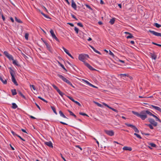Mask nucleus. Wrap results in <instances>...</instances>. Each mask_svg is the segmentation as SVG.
<instances>
[{
	"instance_id": "5",
	"label": "nucleus",
	"mask_w": 161,
	"mask_h": 161,
	"mask_svg": "<svg viewBox=\"0 0 161 161\" xmlns=\"http://www.w3.org/2000/svg\"><path fill=\"white\" fill-rule=\"evenodd\" d=\"M125 125H127V126H128V127H130L132 128H133L134 130V131L135 132H137V133H139V130L134 125H131V124H128L127 123H125Z\"/></svg>"
},
{
	"instance_id": "18",
	"label": "nucleus",
	"mask_w": 161,
	"mask_h": 161,
	"mask_svg": "<svg viewBox=\"0 0 161 161\" xmlns=\"http://www.w3.org/2000/svg\"><path fill=\"white\" fill-rule=\"evenodd\" d=\"M0 80L4 84H7V81L6 80H4L3 77L0 76Z\"/></svg>"
},
{
	"instance_id": "23",
	"label": "nucleus",
	"mask_w": 161,
	"mask_h": 161,
	"mask_svg": "<svg viewBox=\"0 0 161 161\" xmlns=\"http://www.w3.org/2000/svg\"><path fill=\"white\" fill-rule=\"evenodd\" d=\"M150 53L151 58L154 60L156 59L157 58L155 54H152V53Z\"/></svg>"
},
{
	"instance_id": "3",
	"label": "nucleus",
	"mask_w": 161,
	"mask_h": 161,
	"mask_svg": "<svg viewBox=\"0 0 161 161\" xmlns=\"http://www.w3.org/2000/svg\"><path fill=\"white\" fill-rule=\"evenodd\" d=\"M58 76L59 78H61L64 81L66 82V83L68 84H69L71 85L73 87L71 82L66 78L64 77L63 75L60 74H58Z\"/></svg>"
},
{
	"instance_id": "56",
	"label": "nucleus",
	"mask_w": 161,
	"mask_h": 161,
	"mask_svg": "<svg viewBox=\"0 0 161 161\" xmlns=\"http://www.w3.org/2000/svg\"><path fill=\"white\" fill-rule=\"evenodd\" d=\"M109 54L110 55H112L113 57L114 56V54L110 50H109Z\"/></svg>"
},
{
	"instance_id": "59",
	"label": "nucleus",
	"mask_w": 161,
	"mask_h": 161,
	"mask_svg": "<svg viewBox=\"0 0 161 161\" xmlns=\"http://www.w3.org/2000/svg\"><path fill=\"white\" fill-rule=\"evenodd\" d=\"M153 117H154L156 118V121L159 120V119L158 118V117L157 116H156L155 115H154Z\"/></svg>"
},
{
	"instance_id": "53",
	"label": "nucleus",
	"mask_w": 161,
	"mask_h": 161,
	"mask_svg": "<svg viewBox=\"0 0 161 161\" xmlns=\"http://www.w3.org/2000/svg\"><path fill=\"white\" fill-rule=\"evenodd\" d=\"M152 44H154L155 45H156L157 46H159V47H161V44H158L157 43H154V42H153L152 43Z\"/></svg>"
},
{
	"instance_id": "46",
	"label": "nucleus",
	"mask_w": 161,
	"mask_h": 161,
	"mask_svg": "<svg viewBox=\"0 0 161 161\" xmlns=\"http://www.w3.org/2000/svg\"><path fill=\"white\" fill-rule=\"evenodd\" d=\"M75 31L77 34L79 32V29L76 27H75Z\"/></svg>"
},
{
	"instance_id": "54",
	"label": "nucleus",
	"mask_w": 161,
	"mask_h": 161,
	"mask_svg": "<svg viewBox=\"0 0 161 161\" xmlns=\"http://www.w3.org/2000/svg\"><path fill=\"white\" fill-rule=\"evenodd\" d=\"M77 25H78L81 27H83V25L81 23H77Z\"/></svg>"
},
{
	"instance_id": "21",
	"label": "nucleus",
	"mask_w": 161,
	"mask_h": 161,
	"mask_svg": "<svg viewBox=\"0 0 161 161\" xmlns=\"http://www.w3.org/2000/svg\"><path fill=\"white\" fill-rule=\"evenodd\" d=\"M59 113L60 114V115L61 116H62L64 118L68 119L65 116V115L61 111H59Z\"/></svg>"
},
{
	"instance_id": "44",
	"label": "nucleus",
	"mask_w": 161,
	"mask_h": 161,
	"mask_svg": "<svg viewBox=\"0 0 161 161\" xmlns=\"http://www.w3.org/2000/svg\"><path fill=\"white\" fill-rule=\"evenodd\" d=\"M75 103H76L77 104L78 106H79L80 107H81V104L78 102L77 101H75V100L74 102Z\"/></svg>"
},
{
	"instance_id": "6",
	"label": "nucleus",
	"mask_w": 161,
	"mask_h": 161,
	"mask_svg": "<svg viewBox=\"0 0 161 161\" xmlns=\"http://www.w3.org/2000/svg\"><path fill=\"white\" fill-rule=\"evenodd\" d=\"M50 33L52 37L55 39L56 41L58 42H59V41L58 39L56 36L54 34L53 31L52 30H51L50 31Z\"/></svg>"
},
{
	"instance_id": "4",
	"label": "nucleus",
	"mask_w": 161,
	"mask_h": 161,
	"mask_svg": "<svg viewBox=\"0 0 161 161\" xmlns=\"http://www.w3.org/2000/svg\"><path fill=\"white\" fill-rule=\"evenodd\" d=\"M132 112L133 113V114L135 115H136L140 117V118L143 120V119L145 117L144 115H143L142 114V111L140 114H139L138 112H136L134 111H132Z\"/></svg>"
},
{
	"instance_id": "51",
	"label": "nucleus",
	"mask_w": 161,
	"mask_h": 161,
	"mask_svg": "<svg viewBox=\"0 0 161 161\" xmlns=\"http://www.w3.org/2000/svg\"><path fill=\"white\" fill-rule=\"evenodd\" d=\"M53 87L54 88V89L56 90V91H60L59 89H58V87L55 86V85H53Z\"/></svg>"
},
{
	"instance_id": "25",
	"label": "nucleus",
	"mask_w": 161,
	"mask_h": 161,
	"mask_svg": "<svg viewBox=\"0 0 161 161\" xmlns=\"http://www.w3.org/2000/svg\"><path fill=\"white\" fill-rule=\"evenodd\" d=\"M68 111L69 112L70 115L73 116L75 118H76V116L75 114H74L71 111L69 110H68Z\"/></svg>"
},
{
	"instance_id": "14",
	"label": "nucleus",
	"mask_w": 161,
	"mask_h": 161,
	"mask_svg": "<svg viewBox=\"0 0 161 161\" xmlns=\"http://www.w3.org/2000/svg\"><path fill=\"white\" fill-rule=\"evenodd\" d=\"M45 144L49 147L52 148H53V144L50 141H49V142H45Z\"/></svg>"
},
{
	"instance_id": "47",
	"label": "nucleus",
	"mask_w": 161,
	"mask_h": 161,
	"mask_svg": "<svg viewBox=\"0 0 161 161\" xmlns=\"http://www.w3.org/2000/svg\"><path fill=\"white\" fill-rule=\"evenodd\" d=\"M85 65L89 69V68L91 66H90L88 63H86L85 62L84 63Z\"/></svg>"
},
{
	"instance_id": "9",
	"label": "nucleus",
	"mask_w": 161,
	"mask_h": 161,
	"mask_svg": "<svg viewBox=\"0 0 161 161\" xmlns=\"http://www.w3.org/2000/svg\"><path fill=\"white\" fill-rule=\"evenodd\" d=\"M104 131L107 135L110 136H113L114 134V132L112 130H105Z\"/></svg>"
},
{
	"instance_id": "12",
	"label": "nucleus",
	"mask_w": 161,
	"mask_h": 161,
	"mask_svg": "<svg viewBox=\"0 0 161 161\" xmlns=\"http://www.w3.org/2000/svg\"><path fill=\"white\" fill-rule=\"evenodd\" d=\"M14 75L15 74H13V75H11L12 76V81L14 82L15 85L17 86L18 85V84L14 77Z\"/></svg>"
},
{
	"instance_id": "38",
	"label": "nucleus",
	"mask_w": 161,
	"mask_h": 161,
	"mask_svg": "<svg viewBox=\"0 0 161 161\" xmlns=\"http://www.w3.org/2000/svg\"><path fill=\"white\" fill-rule=\"evenodd\" d=\"M51 108L53 110V112L56 114H57V113L56 111L55 108L54 107L51 106Z\"/></svg>"
},
{
	"instance_id": "19",
	"label": "nucleus",
	"mask_w": 161,
	"mask_h": 161,
	"mask_svg": "<svg viewBox=\"0 0 161 161\" xmlns=\"http://www.w3.org/2000/svg\"><path fill=\"white\" fill-rule=\"evenodd\" d=\"M89 46L93 50V51L95 52L96 53L98 54H101L98 51L96 50L95 49V48L93 46H92L90 45H89Z\"/></svg>"
},
{
	"instance_id": "34",
	"label": "nucleus",
	"mask_w": 161,
	"mask_h": 161,
	"mask_svg": "<svg viewBox=\"0 0 161 161\" xmlns=\"http://www.w3.org/2000/svg\"><path fill=\"white\" fill-rule=\"evenodd\" d=\"M154 25L157 28H159L161 27V25H159L156 23H155Z\"/></svg>"
},
{
	"instance_id": "15",
	"label": "nucleus",
	"mask_w": 161,
	"mask_h": 161,
	"mask_svg": "<svg viewBox=\"0 0 161 161\" xmlns=\"http://www.w3.org/2000/svg\"><path fill=\"white\" fill-rule=\"evenodd\" d=\"M123 149L124 150H128L129 151H131L132 150V148L131 147H128L125 146L123 148Z\"/></svg>"
},
{
	"instance_id": "61",
	"label": "nucleus",
	"mask_w": 161,
	"mask_h": 161,
	"mask_svg": "<svg viewBox=\"0 0 161 161\" xmlns=\"http://www.w3.org/2000/svg\"><path fill=\"white\" fill-rule=\"evenodd\" d=\"M89 69L92 70H96L95 69L92 68L91 66L89 68Z\"/></svg>"
},
{
	"instance_id": "49",
	"label": "nucleus",
	"mask_w": 161,
	"mask_h": 161,
	"mask_svg": "<svg viewBox=\"0 0 161 161\" xmlns=\"http://www.w3.org/2000/svg\"><path fill=\"white\" fill-rule=\"evenodd\" d=\"M85 65L89 69V68L91 66H90L88 63H86L85 62L84 63Z\"/></svg>"
},
{
	"instance_id": "33",
	"label": "nucleus",
	"mask_w": 161,
	"mask_h": 161,
	"mask_svg": "<svg viewBox=\"0 0 161 161\" xmlns=\"http://www.w3.org/2000/svg\"><path fill=\"white\" fill-rule=\"evenodd\" d=\"M149 145H150L151 147H156V145L154 143H148Z\"/></svg>"
},
{
	"instance_id": "10",
	"label": "nucleus",
	"mask_w": 161,
	"mask_h": 161,
	"mask_svg": "<svg viewBox=\"0 0 161 161\" xmlns=\"http://www.w3.org/2000/svg\"><path fill=\"white\" fill-rule=\"evenodd\" d=\"M149 31L156 36H160L161 37V33L157 32L150 30H149Z\"/></svg>"
},
{
	"instance_id": "28",
	"label": "nucleus",
	"mask_w": 161,
	"mask_h": 161,
	"mask_svg": "<svg viewBox=\"0 0 161 161\" xmlns=\"http://www.w3.org/2000/svg\"><path fill=\"white\" fill-rule=\"evenodd\" d=\"M119 76L121 77L124 76H129V75L128 74H120L119 75Z\"/></svg>"
},
{
	"instance_id": "20",
	"label": "nucleus",
	"mask_w": 161,
	"mask_h": 161,
	"mask_svg": "<svg viewBox=\"0 0 161 161\" xmlns=\"http://www.w3.org/2000/svg\"><path fill=\"white\" fill-rule=\"evenodd\" d=\"M9 69H10V73L11 75H13V74H15V71L12 69L11 67H9Z\"/></svg>"
},
{
	"instance_id": "42",
	"label": "nucleus",
	"mask_w": 161,
	"mask_h": 161,
	"mask_svg": "<svg viewBox=\"0 0 161 161\" xmlns=\"http://www.w3.org/2000/svg\"><path fill=\"white\" fill-rule=\"evenodd\" d=\"M134 135H135L136 136H137V137H138V138H139V139H142L141 137L138 134H137L136 133H135L134 134Z\"/></svg>"
},
{
	"instance_id": "22",
	"label": "nucleus",
	"mask_w": 161,
	"mask_h": 161,
	"mask_svg": "<svg viewBox=\"0 0 161 161\" xmlns=\"http://www.w3.org/2000/svg\"><path fill=\"white\" fill-rule=\"evenodd\" d=\"M115 22V19L114 18H112L109 21V23L113 25Z\"/></svg>"
},
{
	"instance_id": "55",
	"label": "nucleus",
	"mask_w": 161,
	"mask_h": 161,
	"mask_svg": "<svg viewBox=\"0 0 161 161\" xmlns=\"http://www.w3.org/2000/svg\"><path fill=\"white\" fill-rule=\"evenodd\" d=\"M90 86H92V87H93L94 88H96L97 89H98V87L95 86H94V85H92V84H91V83H90Z\"/></svg>"
},
{
	"instance_id": "39",
	"label": "nucleus",
	"mask_w": 161,
	"mask_h": 161,
	"mask_svg": "<svg viewBox=\"0 0 161 161\" xmlns=\"http://www.w3.org/2000/svg\"><path fill=\"white\" fill-rule=\"evenodd\" d=\"M38 97L39 99H41V100H42L44 102H46V103H47V101L46 100H45L44 99H43V98H42V97H41L40 96Z\"/></svg>"
},
{
	"instance_id": "58",
	"label": "nucleus",
	"mask_w": 161,
	"mask_h": 161,
	"mask_svg": "<svg viewBox=\"0 0 161 161\" xmlns=\"http://www.w3.org/2000/svg\"><path fill=\"white\" fill-rule=\"evenodd\" d=\"M86 6L87 8H89V9H91V10H92V9L91 8V7L88 5L87 4H86Z\"/></svg>"
},
{
	"instance_id": "41",
	"label": "nucleus",
	"mask_w": 161,
	"mask_h": 161,
	"mask_svg": "<svg viewBox=\"0 0 161 161\" xmlns=\"http://www.w3.org/2000/svg\"><path fill=\"white\" fill-rule=\"evenodd\" d=\"M79 114L80 115H82L83 116H86L88 117V116L85 113H82V112H80V113H79Z\"/></svg>"
},
{
	"instance_id": "11",
	"label": "nucleus",
	"mask_w": 161,
	"mask_h": 161,
	"mask_svg": "<svg viewBox=\"0 0 161 161\" xmlns=\"http://www.w3.org/2000/svg\"><path fill=\"white\" fill-rule=\"evenodd\" d=\"M103 104L106 107H108V108H109L111 109L113 111L115 112H116L117 113L118 112V111L116 109H115L110 106H109L107 104L105 103H103Z\"/></svg>"
},
{
	"instance_id": "62",
	"label": "nucleus",
	"mask_w": 161,
	"mask_h": 161,
	"mask_svg": "<svg viewBox=\"0 0 161 161\" xmlns=\"http://www.w3.org/2000/svg\"><path fill=\"white\" fill-rule=\"evenodd\" d=\"M17 136L19 138H20L21 140H23V141H25V140H24L20 136H19L18 135Z\"/></svg>"
},
{
	"instance_id": "43",
	"label": "nucleus",
	"mask_w": 161,
	"mask_h": 161,
	"mask_svg": "<svg viewBox=\"0 0 161 161\" xmlns=\"http://www.w3.org/2000/svg\"><path fill=\"white\" fill-rule=\"evenodd\" d=\"M63 49L64 50V51L67 54H68V53H69L68 50H67L66 48H65L64 47H63Z\"/></svg>"
},
{
	"instance_id": "60",
	"label": "nucleus",
	"mask_w": 161,
	"mask_h": 161,
	"mask_svg": "<svg viewBox=\"0 0 161 161\" xmlns=\"http://www.w3.org/2000/svg\"><path fill=\"white\" fill-rule=\"evenodd\" d=\"M11 133L14 136H17V135H18L17 134H16L15 133H14V132L13 131H11Z\"/></svg>"
},
{
	"instance_id": "29",
	"label": "nucleus",
	"mask_w": 161,
	"mask_h": 161,
	"mask_svg": "<svg viewBox=\"0 0 161 161\" xmlns=\"http://www.w3.org/2000/svg\"><path fill=\"white\" fill-rule=\"evenodd\" d=\"M17 107V105L14 103H12V108L14 109H15Z\"/></svg>"
},
{
	"instance_id": "64",
	"label": "nucleus",
	"mask_w": 161,
	"mask_h": 161,
	"mask_svg": "<svg viewBox=\"0 0 161 161\" xmlns=\"http://www.w3.org/2000/svg\"><path fill=\"white\" fill-rule=\"evenodd\" d=\"M71 16L72 17L75 19L76 20H77V19L75 17V16H74V15H73V14H71Z\"/></svg>"
},
{
	"instance_id": "52",
	"label": "nucleus",
	"mask_w": 161,
	"mask_h": 161,
	"mask_svg": "<svg viewBox=\"0 0 161 161\" xmlns=\"http://www.w3.org/2000/svg\"><path fill=\"white\" fill-rule=\"evenodd\" d=\"M146 125L148 126L151 129H153V128L151 125V124H148V125L146 124Z\"/></svg>"
},
{
	"instance_id": "26",
	"label": "nucleus",
	"mask_w": 161,
	"mask_h": 161,
	"mask_svg": "<svg viewBox=\"0 0 161 161\" xmlns=\"http://www.w3.org/2000/svg\"><path fill=\"white\" fill-rule=\"evenodd\" d=\"M15 20L19 23H22V22L19 19H18L16 17H15Z\"/></svg>"
},
{
	"instance_id": "50",
	"label": "nucleus",
	"mask_w": 161,
	"mask_h": 161,
	"mask_svg": "<svg viewBox=\"0 0 161 161\" xmlns=\"http://www.w3.org/2000/svg\"><path fill=\"white\" fill-rule=\"evenodd\" d=\"M67 97L72 101H73V102H74L75 100L73 99V98L72 97L69 96H67Z\"/></svg>"
},
{
	"instance_id": "57",
	"label": "nucleus",
	"mask_w": 161,
	"mask_h": 161,
	"mask_svg": "<svg viewBox=\"0 0 161 161\" xmlns=\"http://www.w3.org/2000/svg\"><path fill=\"white\" fill-rule=\"evenodd\" d=\"M12 94L13 95H16L17 93L16 91H12Z\"/></svg>"
},
{
	"instance_id": "24",
	"label": "nucleus",
	"mask_w": 161,
	"mask_h": 161,
	"mask_svg": "<svg viewBox=\"0 0 161 161\" xmlns=\"http://www.w3.org/2000/svg\"><path fill=\"white\" fill-rule=\"evenodd\" d=\"M13 60V63L14 64L16 65V66H20V65L17 63V62L16 60H14V59H13V60Z\"/></svg>"
},
{
	"instance_id": "32",
	"label": "nucleus",
	"mask_w": 161,
	"mask_h": 161,
	"mask_svg": "<svg viewBox=\"0 0 161 161\" xmlns=\"http://www.w3.org/2000/svg\"><path fill=\"white\" fill-rule=\"evenodd\" d=\"M94 102L96 104H97L98 106L101 107H103V106L102 104L99 103L95 102V101H94Z\"/></svg>"
},
{
	"instance_id": "35",
	"label": "nucleus",
	"mask_w": 161,
	"mask_h": 161,
	"mask_svg": "<svg viewBox=\"0 0 161 161\" xmlns=\"http://www.w3.org/2000/svg\"><path fill=\"white\" fill-rule=\"evenodd\" d=\"M134 37V36L132 35L130 33V34L129 35V36H127L126 38L127 39L128 38H131Z\"/></svg>"
},
{
	"instance_id": "31",
	"label": "nucleus",
	"mask_w": 161,
	"mask_h": 161,
	"mask_svg": "<svg viewBox=\"0 0 161 161\" xmlns=\"http://www.w3.org/2000/svg\"><path fill=\"white\" fill-rule=\"evenodd\" d=\"M58 93L62 97H63L64 95H65V94L63 93L62 91H58Z\"/></svg>"
},
{
	"instance_id": "8",
	"label": "nucleus",
	"mask_w": 161,
	"mask_h": 161,
	"mask_svg": "<svg viewBox=\"0 0 161 161\" xmlns=\"http://www.w3.org/2000/svg\"><path fill=\"white\" fill-rule=\"evenodd\" d=\"M148 119L149 122L151 123V124L153 125L154 126H156L157 125V123L156 122H155L154 119L151 118H149Z\"/></svg>"
},
{
	"instance_id": "40",
	"label": "nucleus",
	"mask_w": 161,
	"mask_h": 161,
	"mask_svg": "<svg viewBox=\"0 0 161 161\" xmlns=\"http://www.w3.org/2000/svg\"><path fill=\"white\" fill-rule=\"evenodd\" d=\"M29 34L27 33H26L25 35V38L26 40H28V39Z\"/></svg>"
},
{
	"instance_id": "30",
	"label": "nucleus",
	"mask_w": 161,
	"mask_h": 161,
	"mask_svg": "<svg viewBox=\"0 0 161 161\" xmlns=\"http://www.w3.org/2000/svg\"><path fill=\"white\" fill-rule=\"evenodd\" d=\"M41 14L43 15L45 17L47 18H48V19H51V18H50V17H49V16L45 14H44V13H43V12H41Z\"/></svg>"
},
{
	"instance_id": "36",
	"label": "nucleus",
	"mask_w": 161,
	"mask_h": 161,
	"mask_svg": "<svg viewBox=\"0 0 161 161\" xmlns=\"http://www.w3.org/2000/svg\"><path fill=\"white\" fill-rule=\"evenodd\" d=\"M19 95L22 96L25 99L26 98L24 96V95L21 93V92L20 91H19Z\"/></svg>"
},
{
	"instance_id": "37",
	"label": "nucleus",
	"mask_w": 161,
	"mask_h": 161,
	"mask_svg": "<svg viewBox=\"0 0 161 161\" xmlns=\"http://www.w3.org/2000/svg\"><path fill=\"white\" fill-rule=\"evenodd\" d=\"M82 80L85 82L88 85H90V83L88 81L85 80V79H82Z\"/></svg>"
},
{
	"instance_id": "1",
	"label": "nucleus",
	"mask_w": 161,
	"mask_h": 161,
	"mask_svg": "<svg viewBox=\"0 0 161 161\" xmlns=\"http://www.w3.org/2000/svg\"><path fill=\"white\" fill-rule=\"evenodd\" d=\"M89 56L88 55L86 54H80L79 56V60L82 61L84 63H85L84 60L86 59L87 58H89Z\"/></svg>"
},
{
	"instance_id": "16",
	"label": "nucleus",
	"mask_w": 161,
	"mask_h": 161,
	"mask_svg": "<svg viewBox=\"0 0 161 161\" xmlns=\"http://www.w3.org/2000/svg\"><path fill=\"white\" fill-rule=\"evenodd\" d=\"M151 106L153 108L156 110L159 111V112H160L161 113V108H159V107H158L157 106H155L153 105H152Z\"/></svg>"
},
{
	"instance_id": "45",
	"label": "nucleus",
	"mask_w": 161,
	"mask_h": 161,
	"mask_svg": "<svg viewBox=\"0 0 161 161\" xmlns=\"http://www.w3.org/2000/svg\"><path fill=\"white\" fill-rule=\"evenodd\" d=\"M30 86H31V88L32 87L33 88V90H37L36 89V88L35 87V86L34 85H30Z\"/></svg>"
},
{
	"instance_id": "48",
	"label": "nucleus",
	"mask_w": 161,
	"mask_h": 161,
	"mask_svg": "<svg viewBox=\"0 0 161 161\" xmlns=\"http://www.w3.org/2000/svg\"><path fill=\"white\" fill-rule=\"evenodd\" d=\"M85 65L89 69V68L91 66H90L88 63H86L85 62L84 63Z\"/></svg>"
},
{
	"instance_id": "7",
	"label": "nucleus",
	"mask_w": 161,
	"mask_h": 161,
	"mask_svg": "<svg viewBox=\"0 0 161 161\" xmlns=\"http://www.w3.org/2000/svg\"><path fill=\"white\" fill-rule=\"evenodd\" d=\"M4 55L7 57L9 60H13V56L9 54L7 51H4L3 53Z\"/></svg>"
},
{
	"instance_id": "63",
	"label": "nucleus",
	"mask_w": 161,
	"mask_h": 161,
	"mask_svg": "<svg viewBox=\"0 0 161 161\" xmlns=\"http://www.w3.org/2000/svg\"><path fill=\"white\" fill-rule=\"evenodd\" d=\"M36 106L37 107L39 108V109L40 110H41V108H40V107L39 106V105L36 103H35Z\"/></svg>"
},
{
	"instance_id": "2",
	"label": "nucleus",
	"mask_w": 161,
	"mask_h": 161,
	"mask_svg": "<svg viewBox=\"0 0 161 161\" xmlns=\"http://www.w3.org/2000/svg\"><path fill=\"white\" fill-rule=\"evenodd\" d=\"M142 114H143V115H144L145 117L143 119V120H144L147 117V114H149L150 116H153L154 114H152L151 112L148 110H143L142 111Z\"/></svg>"
},
{
	"instance_id": "17",
	"label": "nucleus",
	"mask_w": 161,
	"mask_h": 161,
	"mask_svg": "<svg viewBox=\"0 0 161 161\" xmlns=\"http://www.w3.org/2000/svg\"><path fill=\"white\" fill-rule=\"evenodd\" d=\"M45 45L46 46L47 49L50 51V52L52 53V51L50 49V47L49 45L47 43H45Z\"/></svg>"
},
{
	"instance_id": "27",
	"label": "nucleus",
	"mask_w": 161,
	"mask_h": 161,
	"mask_svg": "<svg viewBox=\"0 0 161 161\" xmlns=\"http://www.w3.org/2000/svg\"><path fill=\"white\" fill-rule=\"evenodd\" d=\"M58 64L60 65V66L64 69L66 71H67V70L65 68L64 66L60 62H59V61H58Z\"/></svg>"
},
{
	"instance_id": "13",
	"label": "nucleus",
	"mask_w": 161,
	"mask_h": 161,
	"mask_svg": "<svg viewBox=\"0 0 161 161\" xmlns=\"http://www.w3.org/2000/svg\"><path fill=\"white\" fill-rule=\"evenodd\" d=\"M71 6L74 9L76 10L77 8V6L74 2V1L73 0H72L71 1Z\"/></svg>"
}]
</instances>
